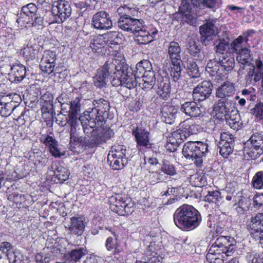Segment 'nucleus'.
Segmentation results:
<instances>
[{
	"label": "nucleus",
	"mask_w": 263,
	"mask_h": 263,
	"mask_svg": "<svg viewBox=\"0 0 263 263\" xmlns=\"http://www.w3.org/2000/svg\"><path fill=\"white\" fill-rule=\"evenodd\" d=\"M176 226L181 230H191L197 228L201 221L199 212L194 207L183 205L178 208L174 214Z\"/></svg>",
	"instance_id": "nucleus-1"
},
{
	"label": "nucleus",
	"mask_w": 263,
	"mask_h": 263,
	"mask_svg": "<svg viewBox=\"0 0 263 263\" xmlns=\"http://www.w3.org/2000/svg\"><path fill=\"white\" fill-rule=\"evenodd\" d=\"M208 145L201 141H189L185 143L182 149L183 156L192 160L197 165H200L203 158L208 152Z\"/></svg>",
	"instance_id": "nucleus-2"
},
{
	"label": "nucleus",
	"mask_w": 263,
	"mask_h": 263,
	"mask_svg": "<svg viewBox=\"0 0 263 263\" xmlns=\"http://www.w3.org/2000/svg\"><path fill=\"white\" fill-rule=\"evenodd\" d=\"M37 8L33 3H30L22 8L20 16L16 22L21 26L35 27L42 26L43 18L37 14Z\"/></svg>",
	"instance_id": "nucleus-3"
},
{
	"label": "nucleus",
	"mask_w": 263,
	"mask_h": 263,
	"mask_svg": "<svg viewBox=\"0 0 263 263\" xmlns=\"http://www.w3.org/2000/svg\"><path fill=\"white\" fill-rule=\"evenodd\" d=\"M109 202L110 210L119 215H128L135 210L134 203L129 198L122 197L119 194L110 197Z\"/></svg>",
	"instance_id": "nucleus-4"
},
{
	"label": "nucleus",
	"mask_w": 263,
	"mask_h": 263,
	"mask_svg": "<svg viewBox=\"0 0 263 263\" xmlns=\"http://www.w3.org/2000/svg\"><path fill=\"white\" fill-rule=\"evenodd\" d=\"M244 156L247 159H255L263 153V135L254 133L245 144Z\"/></svg>",
	"instance_id": "nucleus-5"
},
{
	"label": "nucleus",
	"mask_w": 263,
	"mask_h": 263,
	"mask_svg": "<svg viewBox=\"0 0 263 263\" xmlns=\"http://www.w3.org/2000/svg\"><path fill=\"white\" fill-rule=\"evenodd\" d=\"M119 62L116 64V72L120 76L122 86L129 89L134 88L138 83V78L134 74L131 68H128L124 59H119Z\"/></svg>",
	"instance_id": "nucleus-6"
},
{
	"label": "nucleus",
	"mask_w": 263,
	"mask_h": 263,
	"mask_svg": "<svg viewBox=\"0 0 263 263\" xmlns=\"http://www.w3.org/2000/svg\"><path fill=\"white\" fill-rule=\"evenodd\" d=\"M119 59L115 58L108 60L105 64L97 70L93 77L94 85L99 88H103L108 81V76L111 74H116V64L119 63Z\"/></svg>",
	"instance_id": "nucleus-7"
},
{
	"label": "nucleus",
	"mask_w": 263,
	"mask_h": 263,
	"mask_svg": "<svg viewBox=\"0 0 263 263\" xmlns=\"http://www.w3.org/2000/svg\"><path fill=\"white\" fill-rule=\"evenodd\" d=\"M235 93V86L233 83L227 81L216 89V96L220 98L218 103L220 108H228L233 104V96Z\"/></svg>",
	"instance_id": "nucleus-8"
},
{
	"label": "nucleus",
	"mask_w": 263,
	"mask_h": 263,
	"mask_svg": "<svg viewBox=\"0 0 263 263\" xmlns=\"http://www.w3.org/2000/svg\"><path fill=\"white\" fill-rule=\"evenodd\" d=\"M94 108L86 112L88 116L87 118H92L102 124L108 115V111L110 109L109 102L103 99L94 100L93 101Z\"/></svg>",
	"instance_id": "nucleus-9"
},
{
	"label": "nucleus",
	"mask_w": 263,
	"mask_h": 263,
	"mask_svg": "<svg viewBox=\"0 0 263 263\" xmlns=\"http://www.w3.org/2000/svg\"><path fill=\"white\" fill-rule=\"evenodd\" d=\"M51 12L54 17V21L61 23L70 16L71 8L67 2L60 1L53 3Z\"/></svg>",
	"instance_id": "nucleus-10"
},
{
	"label": "nucleus",
	"mask_w": 263,
	"mask_h": 263,
	"mask_svg": "<svg viewBox=\"0 0 263 263\" xmlns=\"http://www.w3.org/2000/svg\"><path fill=\"white\" fill-rule=\"evenodd\" d=\"M132 133L135 139L136 146L138 150L143 151L151 148L150 133L147 129L142 126H137L132 129Z\"/></svg>",
	"instance_id": "nucleus-11"
},
{
	"label": "nucleus",
	"mask_w": 263,
	"mask_h": 263,
	"mask_svg": "<svg viewBox=\"0 0 263 263\" xmlns=\"http://www.w3.org/2000/svg\"><path fill=\"white\" fill-rule=\"evenodd\" d=\"M197 0H182L179 6V11L182 14V20L188 24H194L196 22V15L193 8L198 7Z\"/></svg>",
	"instance_id": "nucleus-12"
},
{
	"label": "nucleus",
	"mask_w": 263,
	"mask_h": 263,
	"mask_svg": "<svg viewBox=\"0 0 263 263\" xmlns=\"http://www.w3.org/2000/svg\"><path fill=\"white\" fill-rule=\"evenodd\" d=\"M247 226L252 237L263 243V213H258L252 217Z\"/></svg>",
	"instance_id": "nucleus-13"
},
{
	"label": "nucleus",
	"mask_w": 263,
	"mask_h": 263,
	"mask_svg": "<svg viewBox=\"0 0 263 263\" xmlns=\"http://www.w3.org/2000/svg\"><path fill=\"white\" fill-rule=\"evenodd\" d=\"M215 20H210L199 28V31L201 36V40L205 45L208 44L210 41L213 40L214 36L218 34V28L215 25Z\"/></svg>",
	"instance_id": "nucleus-14"
},
{
	"label": "nucleus",
	"mask_w": 263,
	"mask_h": 263,
	"mask_svg": "<svg viewBox=\"0 0 263 263\" xmlns=\"http://www.w3.org/2000/svg\"><path fill=\"white\" fill-rule=\"evenodd\" d=\"M91 24L95 29L106 30L111 28L112 22L108 13L100 11L93 15Z\"/></svg>",
	"instance_id": "nucleus-15"
},
{
	"label": "nucleus",
	"mask_w": 263,
	"mask_h": 263,
	"mask_svg": "<svg viewBox=\"0 0 263 263\" xmlns=\"http://www.w3.org/2000/svg\"><path fill=\"white\" fill-rule=\"evenodd\" d=\"M212 84L204 81L198 84L193 90V97L195 101H202L208 98L213 89Z\"/></svg>",
	"instance_id": "nucleus-16"
},
{
	"label": "nucleus",
	"mask_w": 263,
	"mask_h": 263,
	"mask_svg": "<svg viewBox=\"0 0 263 263\" xmlns=\"http://www.w3.org/2000/svg\"><path fill=\"white\" fill-rule=\"evenodd\" d=\"M185 129H179L171 133L167 140L166 147L171 152L176 150L180 144H181L188 136Z\"/></svg>",
	"instance_id": "nucleus-17"
},
{
	"label": "nucleus",
	"mask_w": 263,
	"mask_h": 263,
	"mask_svg": "<svg viewBox=\"0 0 263 263\" xmlns=\"http://www.w3.org/2000/svg\"><path fill=\"white\" fill-rule=\"evenodd\" d=\"M234 141V137L232 134L228 132L221 134L219 142V153L223 157H228L232 153Z\"/></svg>",
	"instance_id": "nucleus-18"
},
{
	"label": "nucleus",
	"mask_w": 263,
	"mask_h": 263,
	"mask_svg": "<svg viewBox=\"0 0 263 263\" xmlns=\"http://www.w3.org/2000/svg\"><path fill=\"white\" fill-rule=\"evenodd\" d=\"M11 95H3L0 94V115L3 117L9 116L12 111H14L15 109H20L22 107L18 105L15 106L10 102Z\"/></svg>",
	"instance_id": "nucleus-19"
},
{
	"label": "nucleus",
	"mask_w": 263,
	"mask_h": 263,
	"mask_svg": "<svg viewBox=\"0 0 263 263\" xmlns=\"http://www.w3.org/2000/svg\"><path fill=\"white\" fill-rule=\"evenodd\" d=\"M224 111L223 113L227 124L232 129L238 130L241 125L240 116L236 110L230 111V107L222 108Z\"/></svg>",
	"instance_id": "nucleus-20"
},
{
	"label": "nucleus",
	"mask_w": 263,
	"mask_h": 263,
	"mask_svg": "<svg viewBox=\"0 0 263 263\" xmlns=\"http://www.w3.org/2000/svg\"><path fill=\"white\" fill-rule=\"evenodd\" d=\"M178 106L172 104H166L162 106L161 110L162 120L167 124H172L178 113Z\"/></svg>",
	"instance_id": "nucleus-21"
},
{
	"label": "nucleus",
	"mask_w": 263,
	"mask_h": 263,
	"mask_svg": "<svg viewBox=\"0 0 263 263\" xmlns=\"http://www.w3.org/2000/svg\"><path fill=\"white\" fill-rule=\"evenodd\" d=\"M88 116L84 114V115L79 118V120L83 126L84 132L88 136L90 135L92 136V130L93 129H98V127L102 125V123L98 122L96 120L92 118H87Z\"/></svg>",
	"instance_id": "nucleus-22"
},
{
	"label": "nucleus",
	"mask_w": 263,
	"mask_h": 263,
	"mask_svg": "<svg viewBox=\"0 0 263 263\" xmlns=\"http://www.w3.org/2000/svg\"><path fill=\"white\" fill-rule=\"evenodd\" d=\"M217 244L225 248V254L227 256L232 255L235 250L236 240L230 236H219L217 238Z\"/></svg>",
	"instance_id": "nucleus-23"
},
{
	"label": "nucleus",
	"mask_w": 263,
	"mask_h": 263,
	"mask_svg": "<svg viewBox=\"0 0 263 263\" xmlns=\"http://www.w3.org/2000/svg\"><path fill=\"white\" fill-rule=\"evenodd\" d=\"M85 227V225L82 218L72 217L70 218V223L66 228L71 234L80 236L84 231Z\"/></svg>",
	"instance_id": "nucleus-24"
},
{
	"label": "nucleus",
	"mask_w": 263,
	"mask_h": 263,
	"mask_svg": "<svg viewBox=\"0 0 263 263\" xmlns=\"http://www.w3.org/2000/svg\"><path fill=\"white\" fill-rule=\"evenodd\" d=\"M156 82L155 72L153 70H146L141 78H138L139 86L143 89H152Z\"/></svg>",
	"instance_id": "nucleus-25"
},
{
	"label": "nucleus",
	"mask_w": 263,
	"mask_h": 263,
	"mask_svg": "<svg viewBox=\"0 0 263 263\" xmlns=\"http://www.w3.org/2000/svg\"><path fill=\"white\" fill-rule=\"evenodd\" d=\"M180 110L186 116L191 117H197L201 114L200 108L194 101H186L180 107Z\"/></svg>",
	"instance_id": "nucleus-26"
},
{
	"label": "nucleus",
	"mask_w": 263,
	"mask_h": 263,
	"mask_svg": "<svg viewBox=\"0 0 263 263\" xmlns=\"http://www.w3.org/2000/svg\"><path fill=\"white\" fill-rule=\"evenodd\" d=\"M44 143L48 147L51 155L55 157H60L64 155V153L59 147L58 141L55 138L49 135H47Z\"/></svg>",
	"instance_id": "nucleus-27"
},
{
	"label": "nucleus",
	"mask_w": 263,
	"mask_h": 263,
	"mask_svg": "<svg viewBox=\"0 0 263 263\" xmlns=\"http://www.w3.org/2000/svg\"><path fill=\"white\" fill-rule=\"evenodd\" d=\"M26 73V67L22 64H14L11 67L10 79L12 82H21L25 77Z\"/></svg>",
	"instance_id": "nucleus-28"
},
{
	"label": "nucleus",
	"mask_w": 263,
	"mask_h": 263,
	"mask_svg": "<svg viewBox=\"0 0 263 263\" xmlns=\"http://www.w3.org/2000/svg\"><path fill=\"white\" fill-rule=\"evenodd\" d=\"M181 47L177 42L172 41L170 43L167 56L172 63H178L181 62Z\"/></svg>",
	"instance_id": "nucleus-29"
},
{
	"label": "nucleus",
	"mask_w": 263,
	"mask_h": 263,
	"mask_svg": "<svg viewBox=\"0 0 263 263\" xmlns=\"http://www.w3.org/2000/svg\"><path fill=\"white\" fill-rule=\"evenodd\" d=\"M116 32H110L107 34H103L102 35H99L93 37L90 43V47L94 52H99V50L104 47L106 45V39L107 36L110 34H116Z\"/></svg>",
	"instance_id": "nucleus-30"
},
{
	"label": "nucleus",
	"mask_w": 263,
	"mask_h": 263,
	"mask_svg": "<svg viewBox=\"0 0 263 263\" xmlns=\"http://www.w3.org/2000/svg\"><path fill=\"white\" fill-rule=\"evenodd\" d=\"M229 44V38L228 34L223 32L222 35H218V39L214 42V46L216 52L224 54L223 52L228 48Z\"/></svg>",
	"instance_id": "nucleus-31"
},
{
	"label": "nucleus",
	"mask_w": 263,
	"mask_h": 263,
	"mask_svg": "<svg viewBox=\"0 0 263 263\" xmlns=\"http://www.w3.org/2000/svg\"><path fill=\"white\" fill-rule=\"evenodd\" d=\"M219 62L220 64V68L223 72V75L226 73L225 72H229L234 67L235 60L231 54L220 55L219 58Z\"/></svg>",
	"instance_id": "nucleus-32"
},
{
	"label": "nucleus",
	"mask_w": 263,
	"mask_h": 263,
	"mask_svg": "<svg viewBox=\"0 0 263 263\" xmlns=\"http://www.w3.org/2000/svg\"><path fill=\"white\" fill-rule=\"evenodd\" d=\"M224 250V247H222L221 245L217 244V239H216L214 243L211 247L206 255V260L211 263H218L216 262L217 258H213V256H220L222 254H225Z\"/></svg>",
	"instance_id": "nucleus-33"
},
{
	"label": "nucleus",
	"mask_w": 263,
	"mask_h": 263,
	"mask_svg": "<svg viewBox=\"0 0 263 263\" xmlns=\"http://www.w3.org/2000/svg\"><path fill=\"white\" fill-rule=\"evenodd\" d=\"M135 35V41H137L139 44H146L154 40L153 35L146 29L144 26L141 29L138 30L136 32Z\"/></svg>",
	"instance_id": "nucleus-34"
},
{
	"label": "nucleus",
	"mask_w": 263,
	"mask_h": 263,
	"mask_svg": "<svg viewBox=\"0 0 263 263\" xmlns=\"http://www.w3.org/2000/svg\"><path fill=\"white\" fill-rule=\"evenodd\" d=\"M157 93L162 99H168L171 94V85L169 80L166 79L165 81H161L158 84Z\"/></svg>",
	"instance_id": "nucleus-35"
},
{
	"label": "nucleus",
	"mask_w": 263,
	"mask_h": 263,
	"mask_svg": "<svg viewBox=\"0 0 263 263\" xmlns=\"http://www.w3.org/2000/svg\"><path fill=\"white\" fill-rule=\"evenodd\" d=\"M205 70L211 76L217 75L218 76L221 77V76H223V72L222 71L220 68L219 62H218L215 59L210 60L208 63Z\"/></svg>",
	"instance_id": "nucleus-36"
},
{
	"label": "nucleus",
	"mask_w": 263,
	"mask_h": 263,
	"mask_svg": "<svg viewBox=\"0 0 263 263\" xmlns=\"http://www.w3.org/2000/svg\"><path fill=\"white\" fill-rule=\"evenodd\" d=\"M86 250L83 248L72 250L71 251L65 254V259L71 263H75L85 254Z\"/></svg>",
	"instance_id": "nucleus-37"
},
{
	"label": "nucleus",
	"mask_w": 263,
	"mask_h": 263,
	"mask_svg": "<svg viewBox=\"0 0 263 263\" xmlns=\"http://www.w3.org/2000/svg\"><path fill=\"white\" fill-rule=\"evenodd\" d=\"M155 244L152 243L148 246L145 253L144 260L147 263H160L159 258L160 257L157 255V252L155 251Z\"/></svg>",
	"instance_id": "nucleus-38"
},
{
	"label": "nucleus",
	"mask_w": 263,
	"mask_h": 263,
	"mask_svg": "<svg viewBox=\"0 0 263 263\" xmlns=\"http://www.w3.org/2000/svg\"><path fill=\"white\" fill-rule=\"evenodd\" d=\"M37 52V45L36 44L29 43L26 47L22 49L21 54L24 56L26 61H29L35 58Z\"/></svg>",
	"instance_id": "nucleus-39"
},
{
	"label": "nucleus",
	"mask_w": 263,
	"mask_h": 263,
	"mask_svg": "<svg viewBox=\"0 0 263 263\" xmlns=\"http://www.w3.org/2000/svg\"><path fill=\"white\" fill-rule=\"evenodd\" d=\"M250 58V54L248 49H243L242 51L238 53L236 60L240 63V68L238 71V74H240L242 72V70L245 69V64L249 62Z\"/></svg>",
	"instance_id": "nucleus-40"
},
{
	"label": "nucleus",
	"mask_w": 263,
	"mask_h": 263,
	"mask_svg": "<svg viewBox=\"0 0 263 263\" xmlns=\"http://www.w3.org/2000/svg\"><path fill=\"white\" fill-rule=\"evenodd\" d=\"M81 99L80 98H76L72 101L70 102L69 107L68 118L78 119V116L81 110Z\"/></svg>",
	"instance_id": "nucleus-41"
},
{
	"label": "nucleus",
	"mask_w": 263,
	"mask_h": 263,
	"mask_svg": "<svg viewBox=\"0 0 263 263\" xmlns=\"http://www.w3.org/2000/svg\"><path fill=\"white\" fill-rule=\"evenodd\" d=\"M204 200L209 203H214L219 206L221 204V193L217 190L208 191L207 195L204 196Z\"/></svg>",
	"instance_id": "nucleus-42"
},
{
	"label": "nucleus",
	"mask_w": 263,
	"mask_h": 263,
	"mask_svg": "<svg viewBox=\"0 0 263 263\" xmlns=\"http://www.w3.org/2000/svg\"><path fill=\"white\" fill-rule=\"evenodd\" d=\"M125 153L126 147L124 145H115L112 146L111 150L108 153V156H109V158L115 157L125 158Z\"/></svg>",
	"instance_id": "nucleus-43"
},
{
	"label": "nucleus",
	"mask_w": 263,
	"mask_h": 263,
	"mask_svg": "<svg viewBox=\"0 0 263 263\" xmlns=\"http://www.w3.org/2000/svg\"><path fill=\"white\" fill-rule=\"evenodd\" d=\"M185 67L189 75L192 78H197L200 76L199 68L193 59L187 61Z\"/></svg>",
	"instance_id": "nucleus-44"
},
{
	"label": "nucleus",
	"mask_w": 263,
	"mask_h": 263,
	"mask_svg": "<svg viewBox=\"0 0 263 263\" xmlns=\"http://www.w3.org/2000/svg\"><path fill=\"white\" fill-rule=\"evenodd\" d=\"M134 18L120 17L118 21L119 27L124 31L130 32Z\"/></svg>",
	"instance_id": "nucleus-45"
},
{
	"label": "nucleus",
	"mask_w": 263,
	"mask_h": 263,
	"mask_svg": "<svg viewBox=\"0 0 263 263\" xmlns=\"http://www.w3.org/2000/svg\"><path fill=\"white\" fill-rule=\"evenodd\" d=\"M54 173L56 177L61 181L67 180L70 174L67 168L60 164L57 165Z\"/></svg>",
	"instance_id": "nucleus-46"
},
{
	"label": "nucleus",
	"mask_w": 263,
	"mask_h": 263,
	"mask_svg": "<svg viewBox=\"0 0 263 263\" xmlns=\"http://www.w3.org/2000/svg\"><path fill=\"white\" fill-rule=\"evenodd\" d=\"M79 119L76 118H68L67 119V124L70 126V139L76 140V136L77 135V128L79 126Z\"/></svg>",
	"instance_id": "nucleus-47"
},
{
	"label": "nucleus",
	"mask_w": 263,
	"mask_h": 263,
	"mask_svg": "<svg viewBox=\"0 0 263 263\" xmlns=\"http://www.w3.org/2000/svg\"><path fill=\"white\" fill-rule=\"evenodd\" d=\"M172 64L171 76L174 82L179 83L181 74L180 62H178V63H172Z\"/></svg>",
	"instance_id": "nucleus-48"
},
{
	"label": "nucleus",
	"mask_w": 263,
	"mask_h": 263,
	"mask_svg": "<svg viewBox=\"0 0 263 263\" xmlns=\"http://www.w3.org/2000/svg\"><path fill=\"white\" fill-rule=\"evenodd\" d=\"M252 184L254 189H263V171L257 172L253 177Z\"/></svg>",
	"instance_id": "nucleus-49"
},
{
	"label": "nucleus",
	"mask_w": 263,
	"mask_h": 263,
	"mask_svg": "<svg viewBox=\"0 0 263 263\" xmlns=\"http://www.w3.org/2000/svg\"><path fill=\"white\" fill-rule=\"evenodd\" d=\"M161 170L164 174L169 176H173L176 174V171L174 165L170 161L166 160L163 161Z\"/></svg>",
	"instance_id": "nucleus-50"
},
{
	"label": "nucleus",
	"mask_w": 263,
	"mask_h": 263,
	"mask_svg": "<svg viewBox=\"0 0 263 263\" xmlns=\"http://www.w3.org/2000/svg\"><path fill=\"white\" fill-rule=\"evenodd\" d=\"M150 183L155 184L157 183L162 182L165 180L163 174L160 172H150L147 176Z\"/></svg>",
	"instance_id": "nucleus-51"
},
{
	"label": "nucleus",
	"mask_w": 263,
	"mask_h": 263,
	"mask_svg": "<svg viewBox=\"0 0 263 263\" xmlns=\"http://www.w3.org/2000/svg\"><path fill=\"white\" fill-rule=\"evenodd\" d=\"M124 159L115 157L109 158L107 156V162L114 170H119L123 166Z\"/></svg>",
	"instance_id": "nucleus-52"
},
{
	"label": "nucleus",
	"mask_w": 263,
	"mask_h": 263,
	"mask_svg": "<svg viewBox=\"0 0 263 263\" xmlns=\"http://www.w3.org/2000/svg\"><path fill=\"white\" fill-rule=\"evenodd\" d=\"M7 257L10 263H25V257L20 252L7 254Z\"/></svg>",
	"instance_id": "nucleus-53"
},
{
	"label": "nucleus",
	"mask_w": 263,
	"mask_h": 263,
	"mask_svg": "<svg viewBox=\"0 0 263 263\" xmlns=\"http://www.w3.org/2000/svg\"><path fill=\"white\" fill-rule=\"evenodd\" d=\"M257 73L252 69H250L245 77L246 82L248 84H252L260 81L262 77L260 74L256 77Z\"/></svg>",
	"instance_id": "nucleus-54"
},
{
	"label": "nucleus",
	"mask_w": 263,
	"mask_h": 263,
	"mask_svg": "<svg viewBox=\"0 0 263 263\" xmlns=\"http://www.w3.org/2000/svg\"><path fill=\"white\" fill-rule=\"evenodd\" d=\"M242 41L243 37L241 35L239 36L238 38L234 40V41L231 44V48L233 52L238 54L240 51H242L243 49L246 48L245 47H242Z\"/></svg>",
	"instance_id": "nucleus-55"
},
{
	"label": "nucleus",
	"mask_w": 263,
	"mask_h": 263,
	"mask_svg": "<svg viewBox=\"0 0 263 263\" xmlns=\"http://www.w3.org/2000/svg\"><path fill=\"white\" fill-rule=\"evenodd\" d=\"M186 50L191 55L195 56L200 52V49L194 40H189L186 45Z\"/></svg>",
	"instance_id": "nucleus-56"
},
{
	"label": "nucleus",
	"mask_w": 263,
	"mask_h": 263,
	"mask_svg": "<svg viewBox=\"0 0 263 263\" xmlns=\"http://www.w3.org/2000/svg\"><path fill=\"white\" fill-rule=\"evenodd\" d=\"M135 11L134 9H132L126 6L120 7L117 9V12L119 14L121 15L120 17H132L133 15V13Z\"/></svg>",
	"instance_id": "nucleus-57"
},
{
	"label": "nucleus",
	"mask_w": 263,
	"mask_h": 263,
	"mask_svg": "<svg viewBox=\"0 0 263 263\" xmlns=\"http://www.w3.org/2000/svg\"><path fill=\"white\" fill-rule=\"evenodd\" d=\"M256 73V77L260 74L262 77L263 74V57H258V59L255 61V65L253 66L252 68Z\"/></svg>",
	"instance_id": "nucleus-58"
},
{
	"label": "nucleus",
	"mask_w": 263,
	"mask_h": 263,
	"mask_svg": "<svg viewBox=\"0 0 263 263\" xmlns=\"http://www.w3.org/2000/svg\"><path fill=\"white\" fill-rule=\"evenodd\" d=\"M40 67L44 73L50 74L53 71L54 63H49L47 62H45L41 61Z\"/></svg>",
	"instance_id": "nucleus-59"
},
{
	"label": "nucleus",
	"mask_w": 263,
	"mask_h": 263,
	"mask_svg": "<svg viewBox=\"0 0 263 263\" xmlns=\"http://www.w3.org/2000/svg\"><path fill=\"white\" fill-rule=\"evenodd\" d=\"M241 94L245 96L246 99L250 101H255L256 99L254 88L244 89L242 90Z\"/></svg>",
	"instance_id": "nucleus-60"
},
{
	"label": "nucleus",
	"mask_w": 263,
	"mask_h": 263,
	"mask_svg": "<svg viewBox=\"0 0 263 263\" xmlns=\"http://www.w3.org/2000/svg\"><path fill=\"white\" fill-rule=\"evenodd\" d=\"M91 140L95 143L99 144L105 142V139H104L102 132L101 133H98V129H93L92 130Z\"/></svg>",
	"instance_id": "nucleus-61"
},
{
	"label": "nucleus",
	"mask_w": 263,
	"mask_h": 263,
	"mask_svg": "<svg viewBox=\"0 0 263 263\" xmlns=\"http://www.w3.org/2000/svg\"><path fill=\"white\" fill-rule=\"evenodd\" d=\"M55 60V53L50 50H46L44 51L43 57L41 60L42 62H47L49 63H54Z\"/></svg>",
	"instance_id": "nucleus-62"
},
{
	"label": "nucleus",
	"mask_w": 263,
	"mask_h": 263,
	"mask_svg": "<svg viewBox=\"0 0 263 263\" xmlns=\"http://www.w3.org/2000/svg\"><path fill=\"white\" fill-rule=\"evenodd\" d=\"M144 22L143 20L134 18L130 32L136 34V32H137L138 30L141 29V28L144 27Z\"/></svg>",
	"instance_id": "nucleus-63"
},
{
	"label": "nucleus",
	"mask_w": 263,
	"mask_h": 263,
	"mask_svg": "<svg viewBox=\"0 0 263 263\" xmlns=\"http://www.w3.org/2000/svg\"><path fill=\"white\" fill-rule=\"evenodd\" d=\"M251 113L260 119H263V104L258 103L251 110Z\"/></svg>",
	"instance_id": "nucleus-64"
}]
</instances>
